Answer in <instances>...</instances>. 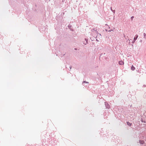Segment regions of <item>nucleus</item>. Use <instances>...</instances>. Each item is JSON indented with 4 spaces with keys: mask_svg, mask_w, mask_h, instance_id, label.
<instances>
[{
    "mask_svg": "<svg viewBox=\"0 0 146 146\" xmlns=\"http://www.w3.org/2000/svg\"><path fill=\"white\" fill-rule=\"evenodd\" d=\"M144 38H145V37L146 36V34L145 33H144Z\"/></svg>",
    "mask_w": 146,
    "mask_h": 146,
    "instance_id": "6",
    "label": "nucleus"
},
{
    "mask_svg": "<svg viewBox=\"0 0 146 146\" xmlns=\"http://www.w3.org/2000/svg\"><path fill=\"white\" fill-rule=\"evenodd\" d=\"M127 124L129 126H131L132 125V123H130L129 121H127Z\"/></svg>",
    "mask_w": 146,
    "mask_h": 146,
    "instance_id": "3",
    "label": "nucleus"
},
{
    "mask_svg": "<svg viewBox=\"0 0 146 146\" xmlns=\"http://www.w3.org/2000/svg\"><path fill=\"white\" fill-rule=\"evenodd\" d=\"M134 18V16H132V17H131V18Z\"/></svg>",
    "mask_w": 146,
    "mask_h": 146,
    "instance_id": "9",
    "label": "nucleus"
},
{
    "mask_svg": "<svg viewBox=\"0 0 146 146\" xmlns=\"http://www.w3.org/2000/svg\"><path fill=\"white\" fill-rule=\"evenodd\" d=\"M112 11L113 12V13H115V10H113Z\"/></svg>",
    "mask_w": 146,
    "mask_h": 146,
    "instance_id": "7",
    "label": "nucleus"
},
{
    "mask_svg": "<svg viewBox=\"0 0 146 146\" xmlns=\"http://www.w3.org/2000/svg\"><path fill=\"white\" fill-rule=\"evenodd\" d=\"M119 64L121 65H123L124 64V62L122 61H120L119 62Z\"/></svg>",
    "mask_w": 146,
    "mask_h": 146,
    "instance_id": "2",
    "label": "nucleus"
},
{
    "mask_svg": "<svg viewBox=\"0 0 146 146\" xmlns=\"http://www.w3.org/2000/svg\"><path fill=\"white\" fill-rule=\"evenodd\" d=\"M138 35H135V37L134 38V40L133 41V43H134V42H135V40H136L137 39V38L138 37Z\"/></svg>",
    "mask_w": 146,
    "mask_h": 146,
    "instance_id": "1",
    "label": "nucleus"
},
{
    "mask_svg": "<svg viewBox=\"0 0 146 146\" xmlns=\"http://www.w3.org/2000/svg\"><path fill=\"white\" fill-rule=\"evenodd\" d=\"M131 69L132 70H134L135 69V68L133 65H132L131 67Z\"/></svg>",
    "mask_w": 146,
    "mask_h": 146,
    "instance_id": "4",
    "label": "nucleus"
},
{
    "mask_svg": "<svg viewBox=\"0 0 146 146\" xmlns=\"http://www.w3.org/2000/svg\"><path fill=\"white\" fill-rule=\"evenodd\" d=\"M93 33L94 32V33H95L96 34V35L97 34L98 32L97 31H94V32L93 31Z\"/></svg>",
    "mask_w": 146,
    "mask_h": 146,
    "instance_id": "5",
    "label": "nucleus"
},
{
    "mask_svg": "<svg viewBox=\"0 0 146 146\" xmlns=\"http://www.w3.org/2000/svg\"><path fill=\"white\" fill-rule=\"evenodd\" d=\"M110 9H111V10L112 11L113 10L112 9V7H110Z\"/></svg>",
    "mask_w": 146,
    "mask_h": 146,
    "instance_id": "8",
    "label": "nucleus"
}]
</instances>
